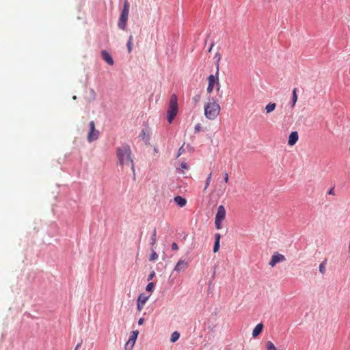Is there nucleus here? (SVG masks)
<instances>
[{
  "label": "nucleus",
  "instance_id": "nucleus-1",
  "mask_svg": "<svg viewBox=\"0 0 350 350\" xmlns=\"http://www.w3.org/2000/svg\"><path fill=\"white\" fill-rule=\"evenodd\" d=\"M118 164L122 167L131 166L134 171V163L131 158V150L129 146L122 145L116 150Z\"/></svg>",
  "mask_w": 350,
  "mask_h": 350
},
{
  "label": "nucleus",
  "instance_id": "nucleus-2",
  "mask_svg": "<svg viewBox=\"0 0 350 350\" xmlns=\"http://www.w3.org/2000/svg\"><path fill=\"white\" fill-rule=\"evenodd\" d=\"M204 110L205 117L210 120H214L219 116L221 107L217 100L213 98V101L209 100L204 105Z\"/></svg>",
  "mask_w": 350,
  "mask_h": 350
},
{
  "label": "nucleus",
  "instance_id": "nucleus-3",
  "mask_svg": "<svg viewBox=\"0 0 350 350\" xmlns=\"http://www.w3.org/2000/svg\"><path fill=\"white\" fill-rule=\"evenodd\" d=\"M178 113V98L176 94L170 96L168 109L167 111V119L171 123Z\"/></svg>",
  "mask_w": 350,
  "mask_h": 350
},
{
  "label": "nucleus",
  "instance_id": "nucleus-4",
  "mask_svg": "<svg viewBox=\"0 0 350 350\" xmlns=\"http://www.w3.org/2000/svg\"><path fill=\"white\" fill-rule=\"evenodd\" d=\"M130 4L128 0H124L123 9L118 19V26L120 29H126V23L129 18Z\"/></svg>",
  "mask_w": 350,
  "mask_h": 350
},
{
  "label": "nucleus",
  "instance_id": "nucleus-5",
  "mask_svg": "<svg viewBox=\"0 0 350 350\" xmlns=\"http://www.w3.org/2000/svg\"><path fill=\"white\" fill-rule=\"evenodd\" d=\"M130 4L128 0H124L123 9L118 19V26L120 29H126V23L129 18Z\"/></svg>",
  "mask_w": 350,
  "mask_h": 350
},
{
  "label": "nucleus",
  "instance_id": "nucleus-6",
  "mask_svg": "<svg viewBox=\"0 0 350 350\" xmlns=\"http://www.w3.org/2000/svg\"><path fill=\"white\" fill-rule=\"evenodd\" d=\"M208 87H207V92L211 94L215 88V85H217V90H219L220 84L219 81V72H216L215 75H211L208 77Z\"/></svg>",
  "mask_w": 350,
  "mask_h": 350
},
{
  "label": "nucleus",
  "instance_id": "nucleus-7",
  "mask_svg": "<svg viewBox=\"0 0 350 350\" xmlns=\"http://www.w3.org/2000/svg\"><path fill=\"white\" fill-rule=\"evenodd\" d=\"M138 335H139V331H137V330H135V331H133L131 332L129 338L124 346L125 350H132L133 349V348L135 344V342H136Z\"/></svg>",
  "mask_w": 350,
  "mask_h": 350
},
{
  "label": "nucleus",
  "instance_id": "nucleus-8",
  "mask_svg": "<svg viewBox=\"0 0 350 350\" xmlns=\"http://www.w3.org/2000/svg\"><path fill=\"white\" fill-rule=\"evenodd\" d=\"M99 136V131L95 128V123L94 121L90 122V131L88 135V140L89 142L96 140Z\"/></svg>",
  "mask_w": 350,
  "mask_h": 350
},
{
  "label": "nucleus",
  "instance_id": "nucleus-9",
  "mask_svg": "<svg viewBox=\"0 0 350 350\" xmlns=\"http://www.w3.org/2000/svg\"><path fill=\"white\" fill-rule=\"evenodd\" d=\"M286 260V258L284 255L275 252L273 254L271 259L269 262V265L273 267L277 263L281 262Z\"/></svg>",
  "mask_w": 350,
  "mask_h": 350
},
{
  "label": "nucleus",
  "instance_id": "nucleus-10",
  "mask_svg": "<svg viewBox=\"0 0 350 350\" xmlns=\"http://www.w3.org/2000/svg\"><path fill=\"white\" fill-rule=\"evenodd\" d=\"M149 296H146L144 294H140L137 300V308L139 311H141L146 301H148Z\"/></svg>",
  "mask_w": 350,
  "mask_h": 350
},
{
  "label": "nucleus",
  "instance_id": "nucleus-11",
  "mask_svg": "<svg viewBox=\"0 0 350 350\" xmlns=\"http://www.w3.org/2000/svg\"><path fill=\"white\" fill-rule=\"evenodd\" d=\"M189 263L185 260H179L174 268V271L180 272L188 267Z\"/></svg>",
  "mask_w": 350,
  "mask_h": 350
},
{
  "label": "nucleus",
  "instance_id": "nucleus-12",
  "mask_svg": "<svg viewBox=\"0 0 350 350\" xmlns=\"http://www.w3.org/2000/svg\"><path fill=\"white\" fill-rule=\"evenodd\" d=\"M226 209L223 205H220L217 208V212L216 213L215 219L224 221L226 217Z\"/></svg>",
  "mask_w": 350,
  "mask_h": 350
},
{
  "label": "nucleus",
  "instance_id": "nucleus-13",
  "mask_svg": "<svg viewBox=\"0 0 350 350\" xmlns=\"http://www.w3.org/2000/svg\"><path fill=\"white\" fill-rule=\"evenodd\" d=\"M101 55L104 61H105L109 65H113L114 62L111 55L107 51H102Z\"/></svg>",
  "mask_w": 350,
  "mask_h": 350
},
{
  "label": "nucleus",
  "instance_id": "nucleus-14",
  "mask_svg": "<svg viewBox=\"0 0 350 350\" xmlns=\"http://www.w3.org/2000/svg\"><path fill=\"white\" fill-rule=\"evenodd\" d=\"M299 135L297 131L292 132L288 137V144L289 146H293L295 145L297 142L298 141Z\"/></svg>",
  "mask_w": 350,
  "mask_h": 350
},
{
  "label": "nucleus",
  "instance_id": "nucleus-15",
  "mask_svg": "<svg viewBox=\"0 0 350 350\" xmlns=\"http://www.w3.org/2000/svg\"><path fill=\"white\" fill-rule=\"evenodd\" d=\"M175 203L178 205L180 207H184L187 204V200L185 198L182 196H177L174 199Z\"/></svg>",
  "mask_w": 350,
  "mask_h": 350
},
{
  "label": "nucleus",
  "instance_id": "nucleus-16",
  "mask_svg": "<svg viewBox=\"0 0 350 350\" xmlns=\"http://www.w3.org/2000/svg\"><path fill=\"white\" fill-rule=\"evenodd\" d=\"M262 329H263V324L262 323H258L256 325V327H254V329H253V332H252V336L254 338H256L257 337L262 331Z\"/></svg>",
  "mask_w": 350,
  "mask_h": 350
},
{
  "label": "nucleus",
  "instance_id": "nucleus-17",
  "mask_svg": "<svg viewBox=\"0 0 350 350\" xmlns=\"http://www.w3.org/2000/svg\"><path fill=\"white\" fill-rule=\"evenodd\" d=\"M276 105L274 103H269L265 106V110L266 113H269L275 110Z\"/></svg>",
  "mask_w": 350,
  "mask_h": 350
},
{
  "label": "nucleus",
  "instance_id": "nucleus-18",
  "mask_svg": "<svg viewBox=\"0 0 350 350\" xmlns=\"http://www.w3.org/2000/svg\"><path fill=\"white\" fill-rule=\"evenodd\" d=\"M297 101V89L293 90L292 98H291V107H294Z\"/></svg>",
  "mask_w": 350,
  "mask_h": 350
},
{
  "label": "nucleus",
  "instance_id": "nucleus-19",
  "mask_svg": "<svg viewBox=\"0 0 350 350\" xmlns=\"http://www.w3.org/2000/svg\"><path fill=\"white\" fill-rule=\"evenodd\" d=\"M221 55L219 53H217L215 55L214 59L216 60L215 65H216L217 73L219 72V62L221 60Z\"/></svg>",
  "mask_w": 350,
  "mask_h": 350
},
{
  "label": "nucleus",
  "instance_id": "nucleus-20",
  "mask_svg": "<svg viewBox=\"0 0 350 350\" xmlns=\"http://www.w3.org/2000/svg\"><path fill=\"white\" fill-rule=\"evenodd\" d=\"M179 338H180V334H179V332L176 331L172 334L170 340L172 342H175L178 340Z\"/></svg>",
  "mask_w": 350,
  "mask_h": 350
},
{
  "label": "nucleus",
  "instance_id": "nucleus-21",
  "mask_svg": "<svg viewBox=\"0 0 350 350\" xmlns=\"http://www.w3.org/2000/svg\"><path fill=\"white\" fill-rule=\"evenodd\" d=\"M133 36L131 35L126 44L129 53H131L133 49Z\"/></svg>",
  "mask_w": 350,
  "mask_h": 350
},
{
  "label": "nucleus",
  "instance_id": "nucleus-22",
  "mask_svg": "<svg viewBox=\"0 0 350 350\" xmlns=\"http://www.w3.org/2000/svg\"><path fill=\"white\" fill-rule=\"evenodd\" d=\"M156 242H157V231H156V229H154L153 232H152V237H151V241H150V244L151 246H153L155 245Z\"/></svg>",
  "mask_w": 350,
  "mask_h": 350
},
{
  "label": "nucleus",
  "instance_id": "nucleus-23",
  "mask_svg": "<svg viewBox=\"0 0 350 350\" xmlns=\"http://www.w3.org/2000/svg\"><path fill=\"white\" fill-rule=\"evenodd\" d=\"M266 349L267 350H278L276 347L271 341H267L266 342Z\"/></svg>",
  "mask_w": 350,
  "mask_h": 350
},
{
  "label": "nucleus",
  "instance_id": "nucleus-24",
  "mask_svg": "<svg viewBox=\"0 0 350 350\" xmlns=\"http://www.w3.org/2000/svg\"><path fill=\"white\" fill-rule=\"evenodd\" d=\"M158 259V254L157 252L152 249V254L150 256L149 260L150 261H154Z\"/></svg>",
  "mask_w": 350,
  "mask_h": 350
},
{
  "label": "nucleus",
  "instance_id": "nucleus-25",
  "mask_svg": "<svg viewBox=\"0 0 350 350\" xmlns=\"http://www.w3.org/2000/svg\"><path fill=\"white\" fill-rule=\"evenodd\" d=\"M325 265H326V260L322 262L319 265V271L324 274L325 272Z\"/></svg>",
  "mask_w": 350,
  "mask_h": 350
},
{
  "label": "nucleus",
  "instance_id": "nucleus-26",
  "mask_svg": "<svg viewBox=\"0 0 350 350\" xmlns=\"http://www.w3.org/2000/svg\"><path fill=\"white\" fill-rule=\"evenodd\" d=\"M212 174H213V172H211L206 180V184H205V187L204 189V191L208 188V187L210 185V183H211V178H212Z\"/></svg>",
  "mask_w": 350,
  "mask_h": 350
},
{
  "label": "nucleus",
  "instance_id": "nucleus-27",
  "mask_svg": "<svg viewBox=\"0 0 350 350\" xmlns=\"http://www.w3.org/2000/svg\"><path fill=\"white\" fill-rule=\"evenodd\" d=\"M154 284L153 282H150L146 286V289L147 291L151 292L152 291V289L154 288Z\"/></svg>",
  "mask_w": 350,
  "mask_h": 350
},
{
  "label": "nucleus",
  "instance_id": "nucleus-28",
  "mask_svg": "<svg viewBox=\"0 0 350 350\" xmlns=\"http://www.w3.org/2000/svg\"><path fill=\"white\" fill-rule=\"evenodd\" d=\"M220 247L219 242L215 241L214 247H213V252L216 253L219 251Z\"/></svg>",
  "mask_w": 350,
  "mask_h": 350
},
{
  "label": "nucleus",
  "instance_id": "nucleus-29",
  "mask_svg": "<svg viewBox=\"0 0 350 350\" xmlns=\"http://www.w3.org/2000/svg\"><path fill=\"white\" fill-rule=\"evenodd\" d=\"M180 167L182 170V173H184L183 170H188L189 165H187V163L186 162L183 161L180 164Z\"/></svg>",
  "mask_w": 350,
  "mask_h": 350
},
{
  "label": "nucleus",
  "instance_id": "nucleus-30",
  "mask_svg": "<svg viewBox=\"0 0 350 350\" xmlns=\"http://www.w3.org/2000/svg\"><path fill=\"white\" fill-rule=\"evenodd\" d=\"M223 221L221 220H215V224L217 229L219 230L222 228L221 223Z\"/></svg>",
  "mask_w": 350,
  "mask_h": 350
},
{
  "label": "nucleus",
  "instance_id": "nucleus-31",
  "mask_svg": "<svg viewBox=\"0 0 350 350\" xmlns=\"http://www.w3.org/2000/svg\"><path fill=\"white\" fill-rule=\"evenodd\" d=\"M224 182H225L226 183H228V180H229V176H228V172H224Z\"/></svg>",
  "mask_w": 350,
  "mask_h": 350
},
{
  "label": "nucleus",
  "instance_id": "nucleus-32",
  "mask_svg": "<svg viewBox=\"0 0 350 350\" xmlns=\"http://www.w3.org/2000/svg\"><path fill=\"white\" fill-rule=\"evenodd\" d=\"M201 124H197L195 126V133H198L201 131Z\"/></svg>",
  "mask_w": 350,
  "mask_h": 350
},
{
  "label": "nucleus",
  "instance_id": "nucleus-33",
  "mask_svg": "<svg viewBox=\"0 0 350 350\" xmlns=\"http://www.w3.org/2000/svg\"><path fill=\"white\" fill-rule=\"evenodd\" d=\"M184 151L185 150L183 148V146H182L178 150L177 157H180L184 152Z\"/></svg>",
  "mask_w": 350,
  "mask_h": 350
},
{
  "label": "nucleus",
  "instance_id": "nucleus-34",
  "mask_svg": "<svg viewBox=\"0 0 350 350\" xmlns=\"http://www.w3.org/2000/svg\"><path fill=\"white\" fill-rule=\"evenodd\" d=\"M220 239H221V234L219 233H216L215 234V241L220 242Z\"/></svg>",
  "mask_w": 350,
  "mask_h": 350
},
{
  "label": "nucleus",
  "instance_id": "nucleus-35",
  "mask_svg": "<svg viewBox=\"0 0 350 350\" xmlns=\"http://www.w3.org/2000/svg\"><path fill=\"white\" fill-rule=\"evenodd\" d=\"M172 249L173 250H178V246L177 245L176 243L174 242L172 244Z\"/></svg>",
  "mask_w": 350,
  "mask_h": 350
},
{
  "label": "nucleus",
  "instance_id": "nucleus-36",
  "mask_svg": "<svg viewBox=\"0 0 350 350\" xmlns=\"http://www.w3.org/2000/svg\"><path fill=\"white\" fill-rule=\"evenodd\" d=\"M154 275H155V273H154V271H152L150 273V274L148 275V280H151L154 277Z\"/></svg>",
  "mask_w": 350,
  "mask_h": 350
},
{
  "label": "nucleus",
  "instance_id": "nucleus-37",
  "mask_svg": "<svg viewBox=\"0 0 350 350\" xmlns=\"http://www.w3.org/2000/svg\"><path fill=\"white\" fill-rule=\"evenodd\" d=\"M144 322V318H140L138 321V324L139 325H142Z\"/></svg>",
  "mask_w": 350,
  "mask_h": 350
},
{
  "label": "nucleus",
  "instance_id": "nucleus-38",
  "mask_svg": "<svg viewBox=\"0 0 350 350\" xmlns=\"http://www.w3.org/2000/svg\"><path fill=\"white\" fill-rule=\"evenodd\" d=\"M213 46H214V43L213 42V43L211 44L210 48L208 49V52H209V53L211 51V50H212V49H213Z\"/></svg>",
  "mask_w": 350,
  "mask_h": 350
},
{
  "label": "nucleus",
  "instance_id": "nucleus-39",
  "mask_svg": "<svg viewBox=\"0 0 350 350\" xmlns=\"http://www.w3.org/2000/svg\"><path fill=\"white\" fill-rule=\"evenodd\" d=\"M80 345H81V344H78V345H77V347H76L75 350H77V349H78V347H79Z\"/></svg>",
  "mask_w": 350,
  "mask_h": 350
},
{
  "label": "nucleus",
  "instance_id": "nucleus-40",
  "mask_svg": "<svg viewBox=\"0 0 350 350\" xmlns=\"http://www.w3.org/2000/svg\"><path fill=\"white\" fill-rule=\"evenodd\" d=\"M194 99H195V100H196V101H197L198 98H196V97H195V98H194Z\"/></svg>",
  "mask_w": 350,
  "mask_h": 350
}]
</instances>
